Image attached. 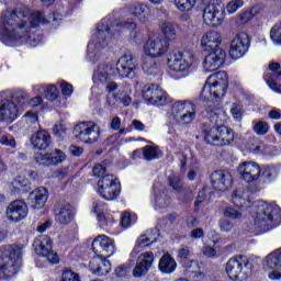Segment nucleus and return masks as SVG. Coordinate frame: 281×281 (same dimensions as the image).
<instances>
[{
  "instance_id": "cd10ccee",
  "label": "nucleus",
  "mask_w": 281,
  "mask_h": 281,
  "mask_svg": "<svg viewBox=\"0 0 281 281\" xmlns=\"http://www.w3.org/2000/svg\"><path fill=\"white\" fill-rule=\"evenodd\" d=\"M223 42V36L218 31H207L205 32L200 40V47L204 52H212L216 49Z\"/></svg>"
},
{
  "instance_id": "6e6d98bb",
  "label": "nucleus",
  "mask_w": 281,
  "mask_h": 281,
  "mask_svg": "<svg viewBox=\"0 0 281 281\" xmlns=\"http://www.w3.org/2000/svg\"><path fill=\"white\" fill-rule=\"evenodd\" d=\"M53 131H54V134L56 135V137H58L59 139H63V137H65V135H67V126H65L64 122H59V123L55 124Z\"/></svg>"
},
{
  "instance_id": "7c9ffc66",
  "label": "nucleus",
  "mask_w": 281,
  "mask_h": 281,
  "mask_svg": "<svg viewBox=\"0 0 281 281\" xmlns=\"http://www.w3.org/2000/svg\"><path fill=\"white\" fill-rule=\"evenodd\" d=\"M49 199V192L45 187H38L30 193V201L34 210H43Z\"/></svg>"
},
{
  "instance_id": "f03ea898",
  "label": "nucleus",
  "mask_w": 281,
  "mask_h": 281,
  "mask_svg": "<svg viewBox=\"0 0 281 281\" xmlns=\"http://www.w3.org/2000/svg\"><path fill=\"white\" fill-rule=\"evenodd\" d=\"M240 8H245L244 0H229L226 4L221 0H212L204 5L202 19L205 25L218 27L225 23L227 14H236Z\"/></svg>"
},
{
  "instance_id": "423d86ee",
  "label": "nucleus",
  "mask_w": 281,
  "mask_h": 281,
  "mask_svg": "<svg viewBox=\"0 0 281 281\" xmlns=\"http://www.w3.org/2000/svg\"><path fill=\"white\" fill-rule=\"evenodd\" d=\"M229 79L227 77V72L217 71L211 75L202 89L201 100L204 102H214L216 100H221V98H225V93H227Z\"/></svg>"
},
{
  "instance_id": "4be33fe9",
  "label": "nucleus",
  "mask_w": 281,
  "mask_h": 281,
  "mask_svg": "<svg viewBox=\"0 0 281 281\" xmlns=\"http://www.w3.org/2000/svg\"><path fill=\"white\" fill-rule=\"evenodd\" d=\"M153 265H155V254H153V251L139 254L133 269L134 278H144L145 276H148V271L153 269Z\"/></svg>"
},
{
  "instance_id": "f3484780",
  "label": "nucleus",
  "mask_w": 281,
  "mask_h": 281,
  "mask_svg": "<svg viewBox=\"0 0 281 281\" xmlns=\"http://www.w3.org/2000/svg\"><path fill=\"white\" fill-rule=\"evenodd\" d=\"M75 135L85 144H93L100 139V126L93 122H82L75 126Z\"/></svg>"
},
{
  "instance_id": "4c0bfd02",
  "label": "nucleus",
  "mask_w": 281,
  "mask_h": 281,
  "mask_svg": "<svg viewBox=\"0 0 281 281\" xmlns=\"http://www.w3.org/2000/svg\"><path fill=\"white\" fill-rule=\"evenodd\" d=\"M278 177V171L273 167H261V172L258 181L260 183H273Z\"/></svg>"
},
{
  "instance_id": "58836bf2",
  "label": "nucleus",
  "mask_w": 281,
  "mask_h": 281,
  "mask_svg": "<svg viewBox=\"0 0 281 281\" xmlns=\"http://www.w3.org/2000/svg\"><path fill=\"white\" fill-rule=\"evenodd\" d=\"M13 192H29L30 190V180L23 176H19L12 182Z\"/></svg>"
},
{
  "instance_id": "13d9d810",
  "label": "nucleus",
  "mask_w": 281,
  "mask_h": 281,
  "mask_svg": "<svg viewBox=\"0 0 281 281\" xmlns=\"http://www.w3.org/2000/svg\"><path fill=\"white\" fill-rule=\"evenodd\" d=\"M24 119L27 124H33L34 126H38V114H36V112H27L24 115Z\"/></svg>"
},
{
  "instance_id": "c9c22d12",
  "label": "nucleus",
  "mask_w": 281,
  "mask_h": 281,
  "mask_svg": "<svg viewBox=\"0 0 281 281\" xmlns=\"http://www.w3.org/2000/svg\"><path fill=\"white\" fill-rule=\"evenodd\" d=\"M132 14L136 16L143 24L150 21V9L144 3H134L132 7Z\"/></svg>"
},
{
  "instance_id": "4468645a",
  "label": "nucleus",
  "mask_w": 281,
  "mask_h": 281,
  "mask_svg": "<svg viewBox=\"0 0 281 281\" xmlns=\"http://www.w3.org/2000/svg\"><path fill=\"white\" fill-rule=\"evenodd\" d=\"M142 95L147 104L166 106L168 103V92L157 83H147L143 87Z\"/></svg>"
},
{
  "instance_id": "72a5a7b5",
  "label": "nucleus",
  "mask_w": 281,
  "mask_h": 281,
  "mask_svg": "<svg viewBox=\"0 0 281 281\" xmlns=\"http://www.w3.org/2000/svg\"><path fill=\"white\" fill-rule=\"evenodd\" d=\"M153 204L155 210L158 212H164V210H168L170 207V191L164 188L161 191L155 193Z\"/></svg>"
},
{
  "instance_id": "a19ab883",
  "label": "nucleus",
  "mask_w": 281,
  "mask_h": 281,
  "mask_svg": "<svg viewBox=\"0 0 281 281\" xmlns=\"http://www.w3.org/2000/svg\"><path fill=\"white\" fill-rule=\"evenodd\" d=\"M160 30L165 36L164 41H175L177 38V30H175L172 22H164Z\"/></svg>"
},
{
  "instance_id": "603ef678",
  "label": "nucleus",
  "mask_w": 281,
  "mask_h": 281,
  "mask_svg": "<svg viewBox=\"0 0 281 281\" xmlns=\"http://www.w3.org/2000/svg\"><path fill=\"white\" fill-rule=\"evenodd\" d=\"M61 281H81L80 276L72 270L66 269L61 273Z\"/></svg>"
},
{
  "instance_id": "e2e57ef3",
  "label": "nucleus",
  "mask_w": 281,
  "mask_h": 281,
  "mask_svg": "<svg viewBox=\"0 0 281 281\" xmlns=\"http://www.w3.org/2000/svg\"><path fill=\"white\" fill-rule=\"evenodd\" d=\"M132 223H135V220H132L131 213H124L121 217L122 227H131Z\"/></svg>"
},
{
  "instance_id": "8fccbe9b",
  "label": "nucleus",
  "mask_w": 281,
  "mask_h": 281,
  "mask_svg": "<svg viewBox=\"0 0 281 281\" xmlns=\"http://www.w3.org/2000/svg\"><path fill=\"white\" fill-rule=\"evenodd\" d=\"M169 186L176 192H181V190H183V182H181V179L179 178V176H175V175L170 176Z\"/></svg>"
},
{
  "instance_id": "aec40b11",
  "label": "nucleus",
  "mask_w": 281,
  "mask_h": 281,
  "mask_svg": "<svg viewBox=\"0 0 281 281\" xmlns=\"http://www.w3.org/2000/svg\"><path fill=\"white\" fill-rule=\"evenodd\" d=\"M92 251L95 256L111 258L115 254V240L106 235H99L92 241Z\"/></svg>"
},
{
  "instance_id": "0e129e2a",
  "label": "nucleus",
  "mask_w": 281,
  "mask_h": 281,
  "mask_svg": "<svg viewBox=\"0 0 281 281\" xmlns=\"http://www.w3.org/2000/svg\"><path fill=\"white\" fill-rule=\"evenodd\" d=\"M218 225H220L221 232H226V233L232 232V228L234 227V224H232L227 220H221Z\"/></svg>"
},
{
  "instance_id": "412c9836",
  "label": "nucleus",
  "mask_w": 281,
  "mask_h": 281,
  "mask_svg": "<svg viewBox=\"0 0 281 281\" xmlns=\"http://www.w3.org/2000/svg\"><path fill=\"white\" fill-rule=\"evenodd\" d=\"M137 69L139 66L137 65V60L131 54L123 55L116 64V71L121 78H130L133 80L135 76H137Z\"/></svg>"
},
{
  "instance_id": "9d476101",
  "label": "nucleus",
  "mask_w": 281,
  "mask_h": 281,
  "mask_svg": "<svg viewBox=\"0 0 281 281\" xmlns=\"http://www.w3.org/2000/svg\"><path fill=\"white\" fill-rule=\"evenodd\" d=\"M25 106V98L13 97L0 100V122L5 124H12L16 122L20 115L23 113Z\"/></svg>"
},
{
  "instance_id": "e433bc0d",
  "label": "nucleus",
  "mask_w": 281,
  "mask_h": 281,
  "mask_svg": "<svg viewBox=\"0 0 281 281\" xmlns=\"http://www.w3.org/2000/svg\"><path fill=\"white\" fill-rule=\"evenodd\" d=\"M158 268L161 273H175V271H177V260H175L172 256L166 254L160 258Z\"/></svg>"
},
{
  "instance_id": "20e7f679",
  "label": "nucleus",
  "mask_w": 281,
  "mask_h": 281,
  "mask_svg": "<svg viewBox=\"0 0 281 281\" xmlns=\"http://www.w3.org/2000/svg\"><path fill=\"white\" fill-rule=\"evenodd\" d=\"M252 221L255 227L262 232H269V229L278 227L281 223L280 206L265 201L256 202L252 205Z\"/></svg>"
},
{
  "instance_id": "2f4dec72",
  "label": "nucleus",
  "mask_w": 281,
  "mask_h": 281,
  "mask_svg": "<svg viewBox=\"0 0 281 281\" xmlns=\"http://www.w3.org/2000/svg\"><path fill=\"white\" fill-rule=\"evenodd\" d=\"M106 258L97 255L90 260V269L94 276H106L111 271V261Z\"/></svg>"
},
{
  "instance_id": "a878e982",
  "label": "nucleus",
  "mask_w": 281,
  "mask_h": 281,
  "mask_svg": "<svg viewBox=\"0 0 281 281\" xmlns=\"http://www.w3.org/2000/svg\"><path fill=\"white\" fill-rule=\"evenodd\" d=\"M234 179L232 178V173L225 170H217L211 175V184L214 190H218V192H225L228 188H232Z\"/></svg>"
},
{
  "instance_id": "69168bd1",
  "label": "nucleus",
  "mask_w": 281,
  "mask_h": 281,
  "mask_svg": "<svg viewBox=\"0 0 281 281\" xmlns=\"http://www.w3.org/2000/svg\"><path fill=\"white\" fill-rule=\"evenodd\" d=\"M92 172L94 177H102L106 172V167L104 165L98 164L93 167Z\"/></svg>"
},
{
  "instance_id": "dca6fc26",
  "label": "nucleus",
  "mask_w": 281,
  "mask_h": 281,
  "mask_svg": "<svg viewBox=\"0 0 281 281\" xmlns=\"http://www.w3.org/2000/svg\"><path fill=\"white\" fill-rule=\"evenodd\" d=\"M111 68L106 66H100L93 74L92 80L94 82V87H92V93L98 91V88L104 89L105 93H113V91L117 90V83L111 80V75L109 74Z\"/></svg>"
},
{
  "instance_id": "ddd939ff",
  "label": "nucleus",
  "mask_w": 281,
  "mask_h": 281,
  "mask_svg": "<svg viewBox=\"0 0 281 281\" xmlns=\"http://www.w3.org/2000/svg\"><path fill=\"white\" fill-rule=\"evenodd\" d=\"M192 63H194V55L188 50H173L167 59L169 69L177 74H188L192 67Z\"/></svg>"
},
{
  "instance_id": "774afa93",
  "label": "nucleus",
  "mask_w": 281,
  "mask_h": 281,
  "mask_svg": "<svg viewBox=\"0 0 281 281\" xmlns=\"http://www.w3.org/2000/svg\"><path fill=\"white\" fill-rule=\"evenodd\" d=\"M268 117H270V120H281V110L273 108L269 112Z\"/></svg>"
},
{
  "instance_id": "f257e3e1",
  "label": "nucleus",
  "mask_w": 281,
  "mask_h": 281,
  "mask_svg": "<svg viewBox=\"0 0 281 281\" xmlns=\"http://www.w3.org/2000/svg\"><path fill=\"white\" fill-rule=\"evenodd\" d=\"M50 19L41 11H32L27 8L21 11H4L0 16V41L4 45L30 43L32 30L52 23Z\"/></svg>"
},
{
  "instance_id": "37998d69",
  "label": "nucleus",
  "mask_w": 281,
  "mask_h": 281,
  "mask_svg": "<svg viewBox=\"0 0 281 281\" xmlns=\"http://www.w3.org/2000/svg\"><path fill=\"white\" fill-rule=\"evenodd\" d=\"M247 148L254 155H260V153L265 150V143H262V140H259L258 138H254L247 144Z\"/></svg>"
},
{
  "instance_id": "4d7b16f0",
  "label": "nucleus",
  "mask_w": 281,
  "mask_h": 281,
  "mask_svg": "<svg viewBox=\"0 0 281 281\" xmlns=\"http://www.w3.org/2000/svg\"><path fill=\"white\" fill-rule=\"evenodd\" d=\"M2 146H9V148H16V140L10 135H4L0 138Z\"/></svg>"
},
{
  "instance_id": "bb28decb",
  "label": "nucleus",
  "mask_w": 281,
  "mask_h": 281,
  "mask_svg": "<svg viewBox=\"0 0 281 281\" xmlns=\"http://www.w3.org/2000/svg\"><path fill=\"white\" fill-rule=\"evenodd\" d=\"M67 155L64 154L60 149H55L52 153L44 154V155H37L35 157L36 164L40 166H58L63 164V161H66Z\"/></svg>"
},
{
  "instance_id": "338daca9",
  "label": "nucleus",
  "mask_w": 281,
  "mask_h": 281,
  "mask_svg": "<svg viewBox=\"0 0 281 281\" xmlns=\"http://www.w3.org/2000/svg\"><path fill=\"white\" fill-rule=\"evenodd\" d=\"M136 27H137V24H135L134 22H130L123 26V30H130L132 38H137V31H135Z\"/></svg>"
},
{
  "instance_id": "864d4df0",
  "label": "nucleus",
  "mask_w": 281,
  "mask_h": 281,
  "mask_svg": "<svg viewBox=\"0 0 281 281\" xmlns=\"http://www.w3.org/2000/svg\"><path fill=\"white\" fill-rule=\"evenodd\" d=\"M59 87L65 98H70L74 94V86L67 81H60Z\"/></svg>"
},
{
  "instance_id": "052dcab7",
  "label": "nucleus",
  "mask_w": 281,
  "mask_h": 281,
  "mask_svg": "<svg viewBox=\"0 0 281 281\" xmlns=\"http://www.w3.org/2000/svg\"><path fill=\"white\" fill-rule=\"evenodd\" d=\"M266 82L268 85V87L274 91V93H281V85L274 82L271 77H266Z\"/></svg>"
},
{
  "instance_id": "ea45409f",
  "label": "nucleus",
  "mask_w": 281,
  "mask_h": 281,
  "mask_svg": "<svg viewBox=\"0 0 281 281\" xmlns=\"http://www.w3.org/2000/svg\"><path fill=\"white\" fill-rule=\"evenodd\" d=\"M269 71L276 75H265V80L267 81V77L270 78V80H273L277 85L278 82H281V65L278 61H271L268 65Z\"/></svg>"
},
{
  "instance_id": "c03bdc74",
  "label": "nucleus",
  "mask_w": 281,
  "mask_h": 281,
  "mask_svg": "<svg viewBox=\"0 0 281 281\" xmlns=\"http://www.w3.org/2000/svg\"><path fill=\"white\" fill-rule=\"evenodd\" d=\"M114 100L117 102V104H124V106H128V104L132 102L128 91L124 89H119L117 93L114 94Z\"/></svg>"
},
{
  "instance_id": "1a4fd4ad",
  "label": "nucleus",
  "mask_w": 281,
  "mask_h": 281,
  "mask_svg": "<svg viewBox=\"0 0 281 281\" xmlns=\"http://www.w3.org/2000/svg\"><path fill=\"white\" fill-rule=\"evenodd\" d=\"M111 36V26H109V18H105L97 27V32L92 35V41L88 44L87 58L90 63H95L100 58V52L109 45L104 41L105 36Z\"/></svg>"
},
{
  "instance_id": "3c124183",
  "label": "nucleus",
  "mask_w": 281,
  "mask_h": 281,
  "mask_svg": "<svg viewBox=\"0 0 281 281\" xmlns=\"http://www.w3.org/2000/svg\"><path fill=\"white\" fill-rule=\"evenodd\" d=\"M224 216H226V218H232L233 221H240V218H243V213L236 211L234 207H226L224 210Z\"/></svg>"
},
{
  "instance_id": "5701e85b",
  "label": "nucleus",
  "mask_w": 281,
  "mask_h": 281,
  "mask_svg": "<svg viewBox=\"0 0 281 281\" xmlns=\"http://www.w3.org/2000/svg\"><path fill=\"white\" fill-rule=\"evenodd\" d=\"M263 269H272L269 280H281V248L276 249L263 258Z\"/></svg>"
},
{
  "instance_id": "a211bd4d",
  "label": "nucleus",
  "mask_w": 281,
  "mask_h": 281,
  "mask_svg": "<svg viewBox=\"0 0 281 281\" xmlns=\"http://www.w3.org/2000/svg\"><path fill=\"white\" fill-rule=\"evenodd\" d=\"M251 40L249 38V34L245 32H240L231 42L228 54L233 60H238L243 58L249 52V45Z\"/></svg>"
},
{
  "instance_id": "6ab92c4d",
  "label": "nucleus",
  "mask_w": 281,
  "mask_h": 281,
  "mask_svg": "<svg viewBox=\"0 0 281 281\" xmlns=\"http://www.w3.org/2000/svg\"><path fill=\"white\" fill-rule=\"evenodd\" d=\"M260 172H262L260 165L251 160L244 161L237 167L239 179L246 183H256L260 179Z\"/></svg>"
},
{
  "instance_id": "b1692460",
  "label": "nucleus",
  "mask_w": 281,
  "mask_h": 281,
  "mask_svg": "<svg viewBox=\"0 0 281 281\" xmlns=\"http://www.w3.org/2000/svg\"><path fill=\"white\" fill-rule=\"evenodd\" d=\"M226 59L227 53L222 48H215L205 56L203 67L206 71H216L223 67Z\"/></svg>"
},
{
  "instance_id": "473e14b6",
  "label": "nucleus",
  "mask_w": 281,
  "mask_h": 281,
  "mask_svg": "<svg viewBox=\"0 0 281 281\" xmlns=\"http://www.w3.org/2000/svg\"><path fill=\"white\" fill-rule=\"evenodd\" d=\"M55 218L60 225H68L74 218V206L69 203L59 205L55 211Z\"/></svg>"
},
{
  "instance_id": "9b49d317",
  "label": "nucleus",
  "mask_w": 281,
  "mask_h": 281,
  "mask_svg": "<svg viewBox=\"0 0 281 281\" xmlns=\"http://www.w3.org/2000/svg\"><path fill=\"white\" fill-rule=\"evenodd\" d=\"M168 41L164 38H149L143 48V52L147 58H150L149 60L144 59L143 60V69H156L157 63H155V58H161V56H166L168 53Z\"/></svg>"
},
{
  "instance_id": "49530a36",
  "label": "nucleus",
  "mask_w": 281,
  "mask_h": 281,
  "mask_svg": "<svg viewBox=\"0 0 281 281\" xmlns=\"http://www.w3.org/2000/svg\"><path fill=\"white\" fill-rule=\"evenodd\" d=\"M270 38L274 45H281V22H278L271 27Z\"/></svg>"
},
{
  "instance_id": "393cba45",
  "label": "nucleus",
  "mask_w": 281,
  "mask_h": 281,
  "mask_svg": "<svg viewBox=\"0 0 281 281\" xmlns=\"http://www.w3.org/2000/svg\"><path fill=\"white\" fill-rule=\"evenodd\" d=\"M5 216L8 221H13L14 223L23 221V218L27 216V203L23 200H15L11 202L7 206Z\"/></svg>"
},
{
  "instance_id": "09e8293b",
  "label": "nucleus",
  "mask_w": 281,
  "mask_h": 281,
  "mask_svg": "<svg viewBox=\"0 0 281 281\" xmlns=\"http://www.w3.org/2000/svg\"><path fill=\"white\" fill-rule=\"evenodd\" d=\"M254 131L257 135H267L269 133V124L265 121H258L254 124Z\"/></svg>"
},
{
  "instance_id": "c756f323",
  "label": "nucleus",
  "mask_w": 281,
  "mask_h": 281,
  "mask_svg": "<svg viewBox=\"0 0 281 281\" xmlns=\"http://www.w3.org/2000/svg\"><path fill=\"white\" fill-rule=\"evenodd\" d=\"M31 144L36 150H47L52 144V136L45 130H40L32 134Z\"/></svg>"
},
{
  "instance_id": "f704fd0d",
  "label": "nucleus",
  "mask_w": 281,
  "mask_h": 281,
  "mask_svg": "<svg viewBox=\"0 0 281 281\" xmlns=\"http://www.w3.org/2000/svg\"><path fill=\"white\" fill-rule=\"evenodd\" d=\"M247 196V190H235L232 194L233 205H235V207H238L239 210H249V207H251V201H249Z\"/></svg>"
},
{
  "instance_id": "7ed1b4c3",
  "label": "nucleus",
  "mask_w": 281,
  "mask_h": 281,
  "mask_svg": "<svg viewBox=\"0 0 281 281\" xmlns=\"http://www.w3.org/2000/svg\"><path fill=\"white\" fill-rule=\"evenodd\" d=\"M212 124H216L210 130L204 132V142L211 146H227L234 142V132L227 126H224L227 122V114L223 110H216L210 115Z\"/></svg>"
},
{
  "instance_id": "2eb2a0df",
  "label": "nucleus",
  "mask_w": 281,
  "mask_h": 281,
  "mask_svg": "<svg viewBox=\"0 0 281 281\" xmlns=\"http://www.w3.org/2000/svg\"><path fill=\"white\" fill-rule=\"evenodd\" d=\"M33 247L37 256H43L50 265H58L60 262L58 254L52 249V238L49 236H37L33 241Z\"/></svg>"
},
{
  "instance_id": "f8f14e48",
  "label": "nucleus",
  "mask_w": 281,
  "mask_h": 281,
  "mask_svg": "<svg viewBox=\"0 0 281 281\" xmlns=\"http://www.w3.org/2000/svg\"><path fill=\"white\" fill-rule=\"evenodd\" d=\"M97 192L104 201H113L120 196L122 186L115 176L105 175L98 181Z\"/></svg>"
},
{
  "instance_id": "c85d7f7f",
  "label": "nucleus",
  "mask_w": 281,
  "mask_h": 281,
  "mask_svg": "<svg viewBox=\"0 0 281 281\" xmlns=\"http://www.w3.org/2000/svg\"><path fill=\"white\" fill-rule=\"evenodd\" d=\"M157 238H159V232L157 229L148 231L146 234L142 235L137 239L130 257L137 258L139 249H142V247H148V245H153V243H157Z\"/></svg>"
},
{
  "instance_id": "6e6552de",
  "label": "nucleus",
  "mask_w": 281,
  "mask_h": 281,
  "mask_svg": "<svg viewBox=\"0 0 281 281\" xmlns=\"http://www.w3.org/2000/svg\"><path fill=\"white\" fill-rule=\"evenodd\" d=\"M256 261L246 256H236L226 263V273L231 280L244 281L254 273Z\"/></svg>"
},
{
  "instance_id": "0eeeda50",
  "label": "nucleus",
  "mask_w": 281,
  "mask_h": 281,
  "mask_svg": "<svg viewBox=\"0 0 281 281\" xmlns=\"http://www.w3.org/2000/svg\"><path fill=\"white\" fill-rule=\"evenodd\" d=\"M167 116L171 126H190L196 120V105L192 101H176Z\"/></svg>"
},
{
  "instance_id": "79ce46f5",
  "label": "nucleus",
  "mask_w": 281,
  "mask_h": 281,
  "mask_svg": "<svg viewBox=\"0 0 281 281\" xmlns=\"http://www.w3.org/2000/svg\"><path fill=\"white\" fill-rule=\"evenodd\" d=\"M173 5L179 12H192L196 5V0H173Z\"/></svg>"
},
{
  "instance_id": "a18cd8bd",
  "label": "nucleus",
  "mask_w": 281,
  "mask_h": 281,
  "mask_svg": "<svg viewBox=\"0 0 281 281\" xmlns=\"http://www.w3.org/2000/svg\"><path fill=\"white\" fill-rule=\"evenodd\" d=\"M104 203L97 201L93 203L92 211L97 214V218L100 222H104L105 225H109L106 217L104 216Z\"/></svg>"
},
{
  "instance_id": "680f3d73",
  "label": "nucleus",
  "mask_w": 281,
  "mask_h": 281,
  "mask_svg": "<svg viewBox=\"0 0 281 281\" xmlns=\"http://www.w3.org/2000/svg\"><path fill=\"white\" fill-rule=\"evenodd\" d=\"M238 19H239V21H241V23H249V21H251L254 19V15L251 14V11L248 9V10L239 13Z\"/></svg>"
},
{
  "instance_id": "de8ad7c7",
  "label": "nucleus",
  "mask_w": 281,
  "mask_h": 281,
  "mask_svg": "<svg viewBox=\"0 0 281 281\" xmlns=\"http://www.w3.org/2000/svg\"><path fill=\"white\" fill-rule=\"evenodd\" d=\"M143 157H145V159L147 161H153V159H158L159 158V153L157 151V147L155 146H145L143 148Z\"/></svg>"
},
{
  "instance_id": "39448f33",
  "label": "nucleus",
  "mask_w": 281,
  "mask_h": 281,
  "mask_svg": "<svg viewBox=\"0 0 281 281\" xmlns=\"http://www.w3.org/2000/svg\"><path fill=\"white\" fill-rule=\"evenodd\" d=\"M23 267V245H9L0 249V280L12 278Z\"/></svg>"
},
{
  "instance_id": "bf43d9fd",
  "label": "nucleus",
  "mask_w": 281,
  "mask_h": 281,
  "mask_svg": "<svg viewBox=\"0 0 281 281\" xmlns=\"http://www.w3.org/2000/svg\"><path fill=\"white\" fill-rule=\"evenodd\" d=\"M231 113H232L234 120H236L237 122H240V120L243 119V111L240 109V105H238L236 103H234L232 105Z\"/></svg>"
},
{
  "instance_id": "5fc2aeb1",
  "label": "nucleus",
  "mask_w": 281,
  "mask_h": 281,
  "mask_svg": "<svg viewBox=\"0 0 281 281\" xmlns=\"http://www.w3.org/2000/svg\"><path fill=\"white\" fill-rule=\"evenodd\" d=\"M110 128H112V131H119L120 135H124V133H126V130L122 128V119H120V116H114L112 119Z\"/></svg>"
}]
</instances>
